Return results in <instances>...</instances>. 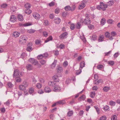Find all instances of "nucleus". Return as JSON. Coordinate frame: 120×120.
<instances>
[{
	"instance_id": "obj_1",
	"label": "nucleus",
	"mask_w": 120,
	"mask_h": 120,
	"mask_svg": "<svg viewBox=\"0 0 120 120\" xmlns=\"http://www.w3.org/2000/svg\"><path fill=\"white\" fill-rule=\"evenodd\" d=\"M27 39V37L25 35H22L20 37L19 43V44L23 45L26 42Z\"/></svg>"
},
{
	"instance_id": "obj_2",
	"label": "nucleus",
	"mask_w": 120,
	"mask_h": 120,
	"mask_svg": "<svg viewBox=\"0 0 120 120\" xmlns=\"http://www.w3.org/2000/svg\"><path fill=\"white\" fill-rule=\"evenodd\" d=\"M107 8V5L101 2L100 3V5H98L96 7L97 8L98 10H102L103 11H105L106 10V8Z\"/></svg>"
},
{
	"instance_id": "obj_3",
	"label": "nucleus",
	"mask_w": 120,
	"mask_h": 120,
	"mask_svg": "<svg viewBox=\"0 0 120 120\" xmlns=\"http://www.w3.org/2000/svg\"><path fill=\"white\" fill-rule=\"evenodd\" d=\"M21 75V73L18 69H15L14 70L13 74L14 77H20Z\"/></svg>"
},
{
	"instance_id": "obj_4",
	"label": "nucleus",
	"mask_w": 120,
	"mask_h": 120,
	"mask_svg": "<svg viewBox=\"0 0 120 120\" xmlns=\"http://www.w3.org/2000/svg\"><path fill=\"white\" fill-rule=\"evenodd\" d=\"M29 61L33 64L34 65H36L38 64V61L34 58H31L29 60Z\"/></svg>"
},
{
	"instance_id": "obj_5",
	"label": "nucleus",
	"mask_w": 120,
	"mask_h": 120,
	"mask_svg": "<svg viewBox=\"0 0 120 120\" xmlns=\"http://www.w3.org/2000/svg\"><path fill=\"white\" fill-rule=\"evenodd\" d=\"M65 101L64 100L59 101L54 103L52 105H62L65 104Z\"/></svg>"
},
{
	"instance_id": "obj_6",
	"label": "nucleus",
	"mask_w": 120,
	"mask_h": 120,
	"mask_svg": "<svg viewBox=\"0 0 120 120\" xmlns=\"http://www.w3.org/2000/svg\"><path fill=\"white\" fill-rule=\"evenodd\" d=\"M17 19L15 15H11L10 19V21L12 22H15L16 21Z\"/></svg>"
},
{
	"instance_id": "obj_7",
	"label": "nucleus",
	"mask_w": 120,
	"mask_h": 120,
	"mask_svg": "<svg viewBox=\"0 0 120 120\" xmlns=\"http://www.w3.org/2000/svg\"><path fill=\"white\" fill-rule=\"evenodd\" d=\"M83 22L86 25H88L90 23V18L88 17H86L85 19Z\"/></svg>"
},
{
	"instance_id": "obj_8",
	"label": "nucleus",
	"mask_w": 120,
	"mask_h": 120,
	"mask_svg": "<svg viewBox=\"0 0 120 120\" xmlns=\"http://www.w3.org/2000/svg\"><path fill=\"white\" fill-rule=\"evenodd\" d=\"M33 16L37 20L39 19L40 18V15L37 13H34L33 14Z\"/></svg>"
},
{
	"instance_id": "obj_9",
	"label": "nucleus",
	"mask_w": 120,
	"mask_h": 120,
	"mask_svg": "<svg viewBox=\"0 0 120 120\" xmlns=\"http://www.w3.org/2000/svg\"><path fill=\"white\" fill-rule=\"evenodd\" d=\"M85 6V3L83 1L82 2L79 4L78 7L79 8V9H82L84 8Z\"/></svg>"
},
{
	"instance_id": "obj_10",
	"label": "nucleus",
	"mask_w": 120,
	"mask_h": 120,
	"mask_svg": "<svg viewBox=\"0 0 120 120\" xmlns=\"http://www.w3.org/2000/svg\"><path fill=\"white\" fill-rule=\"evenodd\" d=\"M68 34V33L66 32L63 33L60 36V39H63L64 38H65L67 36Z\"/></svg>"
},
{
	"instance_id": "obj_11",
	"label": "nucleus",
	"mask_w": 120,
	"mask_h": 120,
	"mask_svg": "<svg viewBox=\"0 0 120 120\" xmlns=\"http://www.w3.org/2000/svg\"><path fill=\"white\" fill-rule=\"evenodd\" d=\"M52 79L55 82H59L60 80L59 79L58 76L56 75H55L53 76L52 78Z\"/></svg>"
},
{
	"instance_id": "obj_12",
	"label": "nucleus",
	"mask_w": 120,
	"mask_h": 120,
	"mask_svg": "<svg viewBox=\"0 0 120 120\" xmlns=\"http://www.w3.org/2000/svg\"><path fill=\"white\" fill-rule=\"evenodd\" d=\"M60 90V87L58 86H55L54 87L53 89L54 91L57 92L59 91Z\"/></svg>"
},
{
	"instance_id": "obj_13",
	"label": "nucleus",
	"mask_w": 120,
	"mask_h": 120,
	"mask_svg": "<svg viewBox=\"0 0 120 120\" xmlns=\"http://www.w3.org/2000/svg\"><path fill=\"white\" fill-rule=\"evenodd\" d=\"M31 25V24L30 23H26L24 24H22L21 23H20L19 24V25L20 26H30Z\"/></svg>"
},
{
	"instance_id": "obj_14",
	"label": "nucleus",
	"mask_w": 120,
	"mask_h": 120,
	"mask_svg": "<svg viewBox=\"0 0 120 120\" xmlns=\"http://www.w3.org/2000/svg\"><path fill=\"white\" fill-rule=\"evenodd\" d=\"M45 92L46 93H49L51 92L52 90L50 88L48 87H45L44 88Z\"/></svg>"
},
{
	"instance_id": "obj_15",
	"label": "nucleus",
	"mask_w": 120,
	"mask_h": 120,
	"mask_svg": "<svg viewBox=\"0 0 120 120\" xmlns=\"http://www.w3.org/2000/svg\"><path fill=\"white\" fill-rule=\"evenodd\" d=\"M56 84V83L54 82L49 81L48 83L49 85L51 86H54Z\"/></svg>"
},
{
	"instance_id": "obj_16",
	"label": "nucleus",
	"mask_w": 120,
	"mask_h": 120,
	"mask_svg": "<svg viewBox=\"0 0 120 120\" xmlns=\"http://www.w3.org/2000/svg\"><path fill=\"white\" fill-rule=\"evenodd\" d=\"M20 35V33L17 32H13L12 36L15 38L18 37Z\"/></svg>"
},
{
	"instance_id": "obj_17",
	"label": "nucleus",
	"mask_w": 120,
	"mask_h": 120,
	"mask_svg": "<svg viewBox=\"0 0 120 120\" xmlns=\"http://www.w3.org/2000/svg\"><path fill=\"white\" fill-rule=\"evenodd\" d=\"M85 62L84 61H82L81 62L80 64V69H82L85 66Z\"/></svg>"
},
{
	"instance_id": "obj_18",
	"label": "nucleus",
	"mask_w": 120,
	"mask_h": 120,
	"mask_svg": "<svg viewBox=\"0 0 120 120\" xmlns=\"http://www.w3.org/2000/svg\"><path fill=\"white\" fill-rule=\"evenodd\" d=\"M18 19L20 21H22L23 20V17L22 15L19 14L18 16Z\"/></svg>"
},
{
	"instance_id": "obj_19",
	"label": "nucleus",
	"mask_w": 120,
	"mask_h": 120,
	"mask_svg": "<svg viewBox=\"0 0 120 120\" xmlns=\"http://www.w3.org/2000/svg\"><path fill=\"white\" fill-rule=\"evenodd\" d=\"M114 3V1L113 0H110L107 3V6H110L112 5Z\"/></svg>"
},
{
	"instance_id": "obj_20",
	"label": "nucleus",
	"mask_w": 120,
	"mask_h": 120,
	"mask_svg": "<svg viewBox=\"0 0 120 120\" xmlns=\"http://www.w3.org/2000/svg\"><path fill=\"white\" fill-rule=\"evenodd\" d=\"M55 23L56 24H58L61 22L60 19L59 18H56L54 19Z\"/></svg>"
},
{
	"instance_id": "obj_21",
	"label": "nucleus",
	"mask_w": 120,
	"mask_h": 120,
	"mask_svg": "<svg viewBox=\"0 0 120 120\" xmlns=\"http://www.w3.org/2000/svg\"><path fill=\"white\" fill-rule=\"evenodd\" d=\"M26 67V68L28 70H32L33 69L32 66L30 64H27Z\"/></svg>"
},
{
	"instance_id": "obj_22",
	"label": "nucleus",
	"mask_w": 120,
	"mask_h": 120,
	"mask_svg": "<svg viewBox=\"0 0 120 120\" xmlns=\"http://www.w3.org/2000/svg\"><path fill=\"white\" fill-rule=\"evenodd\" d=\"M110 89V87L108 86H105L103 88V90L104 91L107 92Z\"/></svg>"
},
{
	"instance_id": "obj_23",
	"label": "nucleus",
	"mask_w": 120,
	"mask_h": 120,
	"mask_svg": "<svg viewBox=\"0 0 120 120\" xmlns=\"http://www.w3.org/2000/svg\"><path fill=\"white\" fill-rule=\"evenodd\" d=\"M57 62V61L55 60L54 62L51 65V67L52 68H54L55 67Z\"/></svg>"
},
{
	"instance_id": "obj_24",
	"label": "nucleus",
	"mask_w": 120,
	"mask_h": 120,
	"mask_svg": "<svg viewBox=\"0 0 120 120\" xmlns=\"http://www.w3.org/2000/svg\"><path fill=\"white\" fill-rule=\"evenodd\" d=\"M57 71L58 72L60 73L63 71V68L62 67L59 66L56 69Z\"/></svg>"
},
{
	"instance_id": "obj_25",
	"label": "nucleus",
	"mask_w": 120,
	"mask_h": 120,
	"mask_svg": "<svg viewBox=\"0 0 120 120\" xmlns=\"http://www.w3.org/2000/svg\"><path fill=\"white\" fill-rule=\"evenodd\" d=\"M25 88L26 87H24L23 85H21L19 86V89L23 91L25 90Z\"/></svg>"
},
{
	"instance_id": "obj_26",
	"label": "nucleus",
	"mask_w": 120,
	"mask_h": 120,
	"mask_svg": "<svg viewBox=\"0 0 120 120\" xmlns=\"http://www.w3.org/2000/svg\"><path fill=\"white\" fill-rule=\"evenodd\" d=\"M86 98L85 95H82L79 99L78 100L79 101H81L82 100H84Z\"/></svg>"
},
{
	"instance_id": "obj_27",
	"label": "nucleus",
	"mask_w": 120,
	"mask_h": 120,
	"mask_svg": "<svg viewBox=\"0 0 120 120\" xmlns=\"http://www.w3.org/2000/svg\"><path fill=\"white\" fill-rule=\"evenodd\" d=\"M16 8L14 6H12L11 8V11L13 13L16 10Z\"/></svg>"
},
{
	"instance_id": "obj_28",
	"label": "nucleus",
	"mask_w": 120,
	"mask_h": 120,
	"mask_svg": "<svg viewBox=\"0 0 120 120\" xmlns=\"http://www.w3.org/2000/svg\"><path fill=\"white\" fill-rule=\"evenodd\" d=\"M81 26V22H77L76 25V28L78 29H80Z\"/></svg>"
},
{
	"instance_id": "obj_29",
	"label": "nucleus",
	"mask_w": 120,
	"mask_h": 120,
	"mask_svg": "<svg viewBox=\"0 0 120 120\" xmlns=\"http://www.w3.org/2000/svg\"><path fill=\"white\" fill-rule=\"evenodd\" d=\"M24 7L26 9H29L31 7V5L28 3H26L25 4Z\"/></svg>"
},
{
	"instance_id": "obj_30",
	"label": "nucleus",
	"mask_w": 120,
	"mask_h": 120,
	"mask_svg": "<svg viewBox=\"0 0 120 120\" xmlns=\"http://www.w3.org/2000/svg\"><path fill=\"white\" fill-rule=\"evenodd\" d=\"M25 12L27 15H29L32 12V11L29 9H27L25 10Z\"/></svg>"
},
{
	"instance_id": "obj_31",
	"label": "nucleus",
	"mask_w": 120,
	"mask_h": 120,
	"mask_svg": "<svg viewBox=\"0 0 120 120\" xmlns=\"http://www.w3.org/2000/svg\"><path fill=\"white\" fill-rule=\"evenodd\" d=\"M106 22L104 18H103L101 20V23L102 25H103Z\"/></svg>"
},
{
	"instance_id": "obj_32",
	"label": "nucleus",
	"mask_w": 120,
	"mask_h": 120,
	"mask_svg": "<svg viewBox=\"0 0 120 120\" xmlns=\"http://www.w3.org/2000/svg\"><path fill=\"white\" fill-rule=\"evenodd\" d=\"M27 31L28 33L32 34L34 33L35 31V30L31 29L28 30Z\"/></svg>"
},
{
	"instance_id": "obj_33",
	"label": "nucleus",
	"mask_w": 120,
	"mask_h": 120,
	"mask_svg": "<svg viewBox=\"0 0 120 120\" xmlns=\"http://www.w3.org/2000/svg\"><path fill=\"white\" fill-rule=\"evenodd\" d=\"M103 109L105 111H109V107L108 105H105V106L103 107Z\"/></svg>"
},
{
	"instance_id": "obj_34",
	"label": "nucleus",
	"mask_w": 120,
	"mask_h": 120,
	"mask_svg": "<svg viewBox=\"0 0 120 120\" xmlns=\"http://www.w3.org/2000/svg\"><path fill=\"white\" fill-rule=\"evenodd\" d=\"M104 37L102 35L101 36H100L98 39V41L99 42L103 41L104 40Z\"/></svg>"
},
{
	"instance_id": "obj_35",
	"label": "nucleus",
	"mask_w": 120,
	"mask_h": 120,
	"mask_svg": "<svg viewBox=\"0 0 120 120\" xmlns=\"http://www.w3.org/2000/svg\"><path fill=\"white\" fill-rule=\"evenodd\" d=\"M111 120H117V117L115 115L112 116L111 118Z\"/></svg>"
},
{
	"instance_id": "obj_36",
	"label": "nucleus",
	"mask_w": 120,
	"mask_h": 120,
	"mask_svg": "<svg viewBox=\"0 0 120 120\" xmlns=\"http://www.w3.org/2000/svg\"><path fill=\"white\" fill-rule=\"evenodd\" d=\"M64 8L65 10L67 11L71 10V8L69 6H66L65 8Z\"/></svg>"
},
{
	"instance_id": "obj_37",
	"label": "nucleus",
	"mask_w": 120,
	"mask_h": 120,
	"mask_svg": "<svg viewBox=\"0 0 120 120\" xmlns=\"http://www.w3.org/2000/svg\"><path fill=\"white\" fill-rule=\"evenodd\" d=\"M73 114V111H69L68 113L67 116H70L72 115Z\"/></svg>"
},
{
	"instance_id": "obj_38",
	"label": "nucleus",
	"mask_w": 120,
	"mask_h": 120,
	"mask_svg": "<svg viewBox=\"0 0 120 120\" xmlns=\"http://www.w3.org/2000/svg\"><path fill=\"white\" fill-rule=\"evenodd\" d=\"M27 51L29 52H30L33 50L32 48L30 46H28L26 48Z\"/></svg>"
},
{
	"instance_id": "obj_39",
	"label": "nucleus",
	"mask_w": 120,
	"mask_h": 120,
	"mask_svg": "<svg viewBox=\"0 0 120 120\" xmlns=\"http://www.w3.org/2000/svg\"><path fill=\"white\" fill-rule=\"evenodd\" d=\"M34 89L32 88H31L29 89V92L30 94H31L34 92Z\"/></svg>"
},
{
	"instance_id": "obj_40",
	"label": "nucleus",
	"mask_w": 120,
	"mask_h": 120,
	"mask_svg": "<svg viewBox=\"0 0 120 120\" xmlns=\"http://www.w3.org/2000/svg\"><path fill=\"white\" fill-rule=\"evenodd\" d=\"M8 87L10 88H11L13 86V85L10 82H8L7 84Z\"/></svg>"
},
{
	"instance_id": "obj_41",
	"label": "nucleus",
	"mask_w": 120,
	"mask_h": 120,
	"mask_svg": "<svg viewBox=\"0 0 120 120\" xmlns=\"http://www.w3.org/2000/svg\"><path fill=\"white\" fill-rule=\"evenodd\" d=\"M12 103V101L10 100H8L6 102L4 103V104L7 105H8L10 104H11Z\"/></svg>"
},
{
	"instance_id": "obj_42",
	"label": "nucleus",
	"mask_w": 120,
	"mask_h": 120,
	"mask_svg": "<svg viewBox=\"0 0 120 120\" xmlns=\"http://www.w3.org/2000/svg\"><path fill=\"white\" fill-rule=\"evenodd\" d=\"M16 81L17 82H20L21 81V79L20 78V77H16L15 79Z\"/></svg>"
},
{
	"instance_id": "obj_43",
	"label": "nucleus",
	"mask_w": 120,
	"mask_h": 120,
	"mask_svg": "<svg viewBox=\"0 0 120 120\" xmlns=\"http://www.w3.org/2000/svg\"><path fill=\"white\" fill-rule=\"evenodd\" d=\"M43 34L44 37H46L48 36V33L46 31H43Z\"/></svg>"
},
{
	"instance_id": "obj_44",
	"label": "nucleus",
	"mask_w": 120,
	"mask_h": 120,
	"mask_svg": "<svg viewBox=\"0 0 120 120\" xmlns=\"http://www.w3.org/2000/svg\"><path fill=\"white\" fill-rule=\"evenodd\" d=\"M106 116H103L100 118L99 120H106Z\"/></svg>"
},
{
	"instance_id": "obj_45",
	"label": "nucleus",
	"mask_w": 120,
	"mask_h": 120,
	"mask_svg": "<svg viewBox=\"0 0 120 120\" xmlns=\"http://www.w3.org/2000/svg\"><path fill=\"white\" fill-rule=\"evenodd\" d=\"M103 66L102 65H99L97 66V68L99 70H101L103 68Z\"/></svg>"
},
{
	"instance_id": "obj_46",
	"label": "nucleus",
	"mask_w": 120,
	"mask_h": 120,
	"mask_svg": "<svg viewBox=\"0 0 120 120\" xmlns=\"http://www.w3.org/2000/svg\"><path fill=\"white\" fill-rule=\"evenodd\" d=\"M95 93L94 92H91V94L90 95V97L91 98H93L95 96Z\"/></svg>"
},
{
	"instance_id": "obj_47",
	"label": "nucleus",
	"mask_w": 120,
	"mask_h": 120,
	"mask_svg": "<svg viewBox=\"0 0 120 120\" xmlns=\"http://www.w3.org/2000/svg\"><path fill=\"white\" fill-rule=\"evenodd\" d=\"M97 38V36L96 35H92L91 39L92 40H94L96 39Z\"/></svg>"
},
{
	"instance_id": "obj_48",
	"label": "nucleus",
	"mask_w": 120,
	"mask_h": 120,
	"mask_svg": "<svg viewBox=\"0 0 120 120\" xmlns=\"http://www.w3.org/2000/svg\"><path fill=\"white\" fill-rule=\"evenodd\" d=\"M23 85L26 87L28 85V83L25 81H24L23 82Z\"/></svg>"
},
{
	"instance_id": "obj_49",
	"label": "nucleus",
	"mask_w": 120,
	"mask_h": 120,
	"mask_svg": "<svg viewBox=\"0 0 120 120\" xmlns=\"http://www.w3.org/2000/svg\"><path fill=\"white\" fill-rule=\"evenodd\" d=\"M70 28L71 30H73L75 28V25L74 24H71L70 26Z\"/></svg>"
},
{
	"instance_id": "obj_50",
	"label": "nucleus",
	"mask_w": 120,
	"mask_h": 120,
	"mask_svg": "<svg viewBox=\"0 0 120 120\" xmlns=\"http://www.w3.org/2000/svg\"><path fill=\"white\" fill-rule=\"evenodd\" d=\"M38 58L39 59H41L44 58L42 54L38 55Z\"/></svg>"
},
{
	"instance_id": "obj_51",
	"label": "nucleus",
	"mask_w": 120,
	"mask_h": 120,
	"mask_svg": "<svg viewBox=\"0 0 120 120\" xmlns=\"http://www.w3.org/2000/svg\"><path fill=\"white\" fill-rule=\"evenodd\" d=\"M82 69H80V68L78 70L76 73V75H78L80 74L82 72Z\"/></svg>"
},
{
	"instance_id": "obj_52",
	"label": "nucleus",
	"mask_w": 120,
	"mask_h": 120,
	"mask_svg": "<svg viewBox=\"0 0 120 120\" xmlns=\"http://www.w3.org/2000/svg\"><path fill=\"white\" fill-rule=\"evenodd\" d=\"M7 6V4H2L1 6V7L2 8H5Z\"/></svg>"
},
{
	"instance_id": "obj_53",
	"label": "nucleus",
	"mask_w": 120,
	"mask_h": 120,
	"mask_svg": "<svg viewBox=\"0 0 120 120\" xmlns=\"http://www.w3.org/2000/svg\"><path fill=\"white\" fill-rule=\"evenodd\" d=\"M94 107L96 109V111H97L98 113L99 114L100 113V110L99 108H98V107L96 105L94 106Z\"/></svg>"
},
{
	"instance_id": "obj_54",
	"label": "nucleus",
	"mask_w": 120,
	"mask_h": 120,
	"mask_svg": "<svg viewBox=\"0 0 120 120\" xmlns=\"http://www.w3.org/2000/svg\"><path fill=\"white\" fill-rule=\"evenodd\" d=\"M88 27L90 29H93L94 28V26L90 24L88 26Z\"/></svg>"
},
{
	"instance_id": "obj_55",
	"label": "nucleus",
	"mask_w": 120,
	"mask_h": 120,
	"mask_svg": "<svg viewBox=\"0 0 120 120\" xmlns=\"http://www.w3.org/2000/svg\"><path fill=\"white\" fill-rule=\"evenodd\" d=\"M40 62L42 65H43L46 63V61L44 60H42Z\"/></svg>"
},
{
	"instance_id": "obj_56",
	"label": "nucleus",
	"mask_w": 120,
	"mask_h": 120,
	"mask_svg": "<svg viewBox=\"0 0 120 120\" xmlns=\"http://www.w3.org/2000/svg\"><path fill=\"white\" fill-rule=\"evenodd\" d=\"M108 64L110 65H113L114 64V63L113 61H110L108 62Z\"/></svg>"
},
{
	"instance_id": "obj_57",
	"label": "nucleus",
	"mask_w": 120,
	"mask_h": 120,
	"mask_svg": "<svg viewBox=\"0 0 120 120\" xmlns=\"http://www.w3.org/2000/svg\"><path fill=\"white\" fill-rule=\"evenodd\" d=\"M42 55L44 58H46L48 56V54L47 52L45 53Z\"/></svg>"
},
{
	"instance_id": "obj_58",
	"label": "nucleus",
	"mask_w": 120,
	"mask_h": 120,
	"mask_svg": "<svg viewBox=\"0 0 120 120\" xmlns=\"http://www.w3.org/2000/svg\"><path fill=\"white\" fill-rule=\"evenodd\" d=\"M55 5V3L53 2H51L49 4V5L50 6H52Z\"/></svg>"
},
{
	"instance_id": "obj_59",
	"label": "nucleus",
	"mask_w": 120,
	"mask_h": 120,
	"mask_svg": "<svg viewBox=\"0 0 120 120\" xmlns=\"http://www.w3.org/2000/svg\"><path fill=\"white\" fill-rule=\"evenodd\" d=\"M54 17V15L53 14H51L49 15V17L50 19H53Z\"/></svg>"
},
{
	"instance_id": "obj_60",
	"label": "nucleus",
	"mask_w": 120,
	"mask_h": 120,
	"mask_svg": "<svg viewBox=\"0 0 120 120\" xmlns=\"http://www.w3.org/2000/svg\"><path fill=\"white\" fill-rule=\"evenodd\" d=\"M68 62L66 61H64L63 63V65L65 67H66L68 65Z\"/></svg>"
},
{
	"instance_id": "obj_61",
	"label": "nucleus",
	"mask_w": 120,
	"mask_h": 120,
	"mask_svg": "<svg viewBox=\"0 0 120 120\" xmlns=\"http://www.w3.org/2000/svg\"><path fill=\"white\" fill-rule=\"evenodd\" d=\"M113 21L112 19H109L107 21V22L110 24H112V22H113Z\"/></svg>"
},
{
	"instance_id": "obj_62",
	"label": "nucleus",
	"mask_w": 120,
	"mask_h": 120,
	"mask_svg": "<svg viewBox=\"0 0 120 120\" xmlns=\"http://www.w3.org/2000/svg\"><path fill=\"white\" fill-rule=\"evenodd\" d=\"M41 85L39 83H37L36 85V86L38 88H41Z\"/></svg>"
},
{
	"instance_id": "obj_63",
	"label": "nucleus",
	"mask_w": 120,
	"mask_h": 120,
	"mask_svg": "<svg viewBox=\"0 0 120 120\" xmlns=\"http://www.w3.org/2000/svg\"><path fill=\"white\" fill-rule=\"evenodd\" d=\"M115 102L112 101H111L109 102L110 105H115Z\"/></svg>"
},
{
	"instance_id": "obj_64",
	"label": "nucleus",
	"mask_w": 120,
	"mask_h": 120,
	"mask_svg": "<svg viewBox=\"0 0 120 120\" xmlns=\"http://www.w3.org/2000/svg\"><path fill=\"white\" fill-rule=\"evenodd\" d=\"M60 12V10L59 9L57 8L55 9V13L56 14H58Z\"/></svg>"
}]
</instances>
